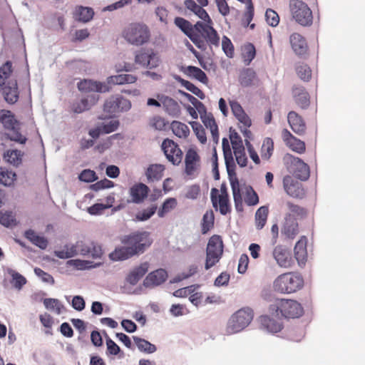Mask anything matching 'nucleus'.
<instances>
[{
  "label": "nucleus",
  "mask_w": 365,
  "mask_h": 365,
  "mask_svg": "<svg viewBox=\"0 0 365 365\" xmlns=\"http://www.w3.org/2000/svg\"><path fill=\"white\" fill-rule=\"evenodd\" d=\"M123 246L116 247L109 257L113 261H121L140 255L148 249L153 239L147 231H135L120 237Z\"/></svg>",
  "instance_id": "f257e3e1"
},
{
  "label": "nucleus",
  "mask_w": 365,
  "mask_h": 365,
  "mask_svg": "<svg viewBox=\"0 0 365 365\" xmlns=\"http://www.w3.org/2000/svg\"><path fill=\"white\" fill-rule=\"evenodd\" d=\"M304 279L296 272H286L279 275L274 281V291L281 294H292L302 288Z\"/></svg>",
  "instance_id": "f03ea898"
},
{
  "label": "nucleus",
  "mask_w": 365,
  "mask_h": 365,
  "mask_svg": "<svg viewBox=\"0 0 365 365\" xmlns=\"http://www.w3.org/2000/svg\"><path fill=\"white\" fill-rule=\"evenodd\" d=\"M122 36L132 45L141 46L149 41L150 32L144 24L131 23L125 26L122 31Z\"/></svg>",
  "instance_id": "7ed1b4c3"
},
{
  "label": "nucleus",
  "mask_w": 365,
  "mask_h": 365,
  "mask_svg": "<svg viewBox=\"0 0 365 365\" xmlns=\"http://www.w3.org/2000/svg\"><path fill=\"white\" fill-rule=\"evenodd\" d=\"M269 309L287 319L299 318L304 314L302 304L294 299H276Z\"/></svg>",
  "instance_id": "20e7f679"
},
{
  "label": "nucleus",
  "mask_w": 365,
  "mask_h": 365,
  "mask_svg": "<svg viewBox=\"0 0 365 365\" xmlns=\"http://www.w3.org/2000/svg\"><path fill=\"white\" fill-rule=\"evenodd\" d=\"M224 245L221 236L212 235L206 248L205 269H209L218 263L223 255Z\"/></svg>",
  "instance_id": "39448f33"
},
{
  "label": "nucleus",
  "mask_w": 365,
  "mask_h": 365,
  "mask_svg": "<svg viewBox=\"0 0 365 365\" xmlns=\"http://www.w3.org/2000/svg\"><path fill=\"white\" fill-rule=\"evenodd\" d=\"M289 7L293 19L299 24L307 26L312 24V11L305 2L302 0H290Z\"/></svg>",
  "instance_id": "423d86ee"
},
{
  "label": "nucleus",
  "mask_w": 365,
  "mask_h": 365,
  "mask_svg": "<svg viewBox=\"0 0 365 365\" xmlns=\"http://www.w3.org/2000/svg\"><path fill=\"white\" fill-rule=\"evenodd\" d=\"M253 319V312L250 308H242L237 311L229 319L227 331L229 334L237 333L247 327Z\"/></svg>",
  "instance_id": "0eeeda50"
},
{
  "label": "nucleus",
  "mask_w": 365,
  "mask_h": 365,
  "mask_svg": "<svg viewBox=\"0 0 365 365\" xmlns=\"http://www.w3.org/2000/svg\"><path fill=\"white\" fill-rule=\"evenodd\" d=\"M284 162L288 170L297 178L301 180H306L309 178V167L299 158L287 154L284 157Z\"/></svg>",
  "instance_id": "6e6552de"
},
{
  "label": "nucleus",
  "mask_w": 365,
  "mask_h": 365,
  "mask_svg": "<svg viewBox=\"0 0 365 365\" xmlns=\"http://www.w3.org/2000/svg\"><path fill=\"white\" fill-rule=\"evenodd\" d=\"M211 24L212 22L197 21L195 24V32L197 33L200 38L205 41L206 46L208 45L210 47L212 46L217 47L220 45V37L217 32Z\"/></svg>",
  "instance_id": "1a4fd4ad"
},
{
  "label": "nucleus",
  "mask_w": 365,
  "mask_h": 365,
  "mask_svg": "<svg viewBox=\"0 0 365 365\" xmlns=\"http://www.w3.org/2000/svg\"><path fill=\"white\" fill-rule=\"evenodd\" d=\"M174 22L198 48L202 51L206 50V44L195 32V25L192 26L190 21L182 17H176Z\"/></svg>",
  "instance_id": "9d476101"
},
{
  "label": "nucleus",
  "mask_w": 365,
  "mask_h": 365,
  "mask_svg": "<svg viewBox=\"0 0 365 365\" xmlns=\"http://www.w3.org/2000/svg\"><path fill=\"white\" fill-rule=\"evenodd\" d=\"M135 62L144 68L152 69L159 66L160 59L153 49H141L136 52Z\"/></svg>",
  "instance_id": "9b49d317"
},
{
  "label": "nucleus",
  "mask_w": 365,
  "mask_h": 365,
  "mask_svg": "<svg viewBox=\"0 0 365 365\" xmlns=\"http://www.w3.org/2000/svg\"><path fill=\"white\" fill-rule=\"evenodd\" d=\"M162 150L168 161L173 165H179L182 159V152L178 145L173 140L165 139L162 143Z\"/></svg>",
  "instance_id": "f8f14e48"
},
{
  "label": "nucleus",
  "mask_w": 365,
  "mask_h": 365,
  "mask_svg": "<svg viewBox=\"0 0 365 365\" xmlns=\"http://www.w3.org/2000/svg\"><path fill=\"white\" fill-rule=\"evenodd\" d=\"M272 256L280 267L290 268L294 264L290 250L283 245L276 246L273 250Z\"/></svg>",
  "instance_id": "ddd939ff"
},
{
  "label": "nucleus",
  "mask_w": 365,
  "mask_h": 365,
  "mask_svg": "<svg viewBox=\"0 0 365 365\" xmlns=\"http://www.w3.org/2000/svg\"><path fill=\"white\" fill-rule=\"evenodd\" d=\"M185 173L193 178L196 176L200 168V157L194 149H189L185 158Z\"/></svg>",
  "instance_id": "4468645a"
},
{
  "label": "nucleus",
  "mask_w": 365,
  "mask_h": 365,
  "mask_svg": "<svg viewBox=\"0 0 365 365\" xmlns=\"http://www.w3.org/2000/svg\"><path fill=\"white\" fill-rule=\"evenodd\" d=\"M282 138L286 145L292 151L299 154H302L305 152V143L294 136L287 129H283Z\"/></svg>",
  "instance_id": "2eb2a0df"
},
{
  "label": "nucleus",
  "mask_w": 365,
  "mask_h": 365,
  "mask_svg": "<svg viewBox=\"0 0 365 365\" xmlns=\"http://www.w3.org/2000/svg\"><path fill=\"white\" fill-rule=\"evenodd\" d=\"M218 190L215 187L212 188L210 198L213 207L216 210L219 207L221 215H225L231 212V207L229 203V197L217 196Z\"/></svg>",
  "instance_id": "dca6fc26"
},
{
  "label": "nucleus",
  "mask_w": 365,
  "mask_h": 365,
  "mask_svg": "<svg viewBox=\"0 0 365 365\" xmlns=\"http://www.w3.org/2000/svg\"><path fill=\"white\" fill-rule=\"evenodd\" d=\"M5 101L9 104H14L19 100V93L16 80H11L1 88Z\"/></svg>",
  "instance_id": "f3484780"
},
{
  "label": "nucleus",
  "mask_w": 365,
  "mask_h": 365,
  "mask_svg": "<svg viewBox=\"0 0 365 365\" xmlns=\"http://www.w3.org/2000/svg\"><path fill=\"white\" fill-rule=\"evenodd\" d=\"M284 188L289 196L295 198H302L304 195L302 185L295 182L290 176H286L283 179Z\"/></svg>",
  "instance_id": "a211bd4d"
},
{
  "label": "nucleus",
  "mask_w": 365,
  "mask_h": 365,
  "mask_svg": "<svg viewBox=\"0 0 365 365\" xmlns=\"http://www.w3.org/2000/svg\"><path fill=\"white\" fill-rule=\"evenodd\" d=\"M149 191L150 189L146 185L142 182L135 183L129 190L131 201L136 204L143 202L148 197Z\"/></svg>",
  "instance_id": "6ab92c4d"
},
{
  "label": "nucleus",
  "mask_w": 365,
  "mask_h": 365,
  "mask_svg": "<svg viewBox=\"0 0 365 365\" xmlns=\"http://www.w3.org/2000/svg\"><path fill=\"white\" fill-rule=\"evenodd\" d=\"M287 120L292 130L297 135H302L305 133L307 126L304 120L295 111H290L287 115Z\"/></svg>",
  "instance_id": "aec40b11"
},
{
  "label": "nucleus",
  "mask_w": 365,
  "mask_h": 365,
  "mask_svg": "<svg viewBox=\"0 0 365 365\" xmlns=\"http://www.w3.org/2000/svg\"><path fill=\"white\" fill-rule=\"evenodd\" d=\"M167 278V272L163 269H158L148 274L143 281V285L146 287L158 286L165 282Z\"/></svg>",
  "instance_id": "412c9836"
},
{
  "label": "nucleus",
  "mask_w": 365,
  "mask_h": 365,
  "mask_svg": "<svg viewBox=\"0 0 365 365\" xmlns=\"http://www.w3.org/2000/svg\"><path fill=\"white\" fill-rule=\"evenodd\" d=\"M307 238L305 236H302L297 242L294 248V257L298 262L299 267L305 265L307 260Z\"/></svg>",
  "instance_id": "4be33fe9"
},
{
  "label": "nucleus",
  "mask_w": 365,
  "mask_h": 365,
  "mask_svg": "<svg viewBox=\"0 0 365 365\" xmlns=\"http://www.w3.org/2000/svg\"><path fill=\"white\" fill-rule=\"evenodd\" d=\"M282 234L286 238L293 240L299 234V224L295 220H292L290 215H284V222L282 227Z\"/></svg>",
  "instance_id": "5701e85b"
},
{
  "label": "nucleus",
  "mask_w": 365,
  "mask_h": 365,
  "mask_svg": "<svg viewBox=\"0 0 365 365\" xmlns=\"http://www.w3.org/2000/svg\"><path fill=\"white\" fill-rule=\"evenodd\" d=\"M289 42L294 52L298 56H303L308 51V46L304 37L298 33H293L289 36Z\"/></svg>",
  "instance_id": "b1692460"
},
{
  "label": "nucleus",
  "mask_w": 365,
  "mask_h": 365,
  "mask_svg": "<svg viewBox=\"0 0 365 365\" xmlns=\"http://www.w3.org/2000/svg\"><path fill=\"white\" fill-rule=\"evenodd\" d=\"M158 99L162 103L165 112L169 115L178 117L180 114V106L173 98L166 96L158 95Z\"/></svg>",
  "instance_id": "393cba45"
},
{
  "label": "nucleus",
  "mask_w": 365,
  "mask_h": 365,
  "mask_svg": "<svg viewBox=\"0 0 365 365\" xmlns=\"http://www.w3.org/2000/svg\"><path fill=\"white\" fill-rule=\"evenodd\" d=\"M78 88L81 91L107 92L109 88L107 85L92 80L84 79L78 83Z\"/></svg>",
  "instance_id": "a878e982"
},
{
  "label": "nucleus",
  "mask_w": 365,
  "mask_h": 365,
  "mask_svg": "<svg viewBox=\"0 0 365 365\" xmlns=\"http://www.w3.org/2000/svg\"><path fill=\"white\" fill-rule=\"evenodd\" d=\"M292 94L296 104L302 109H307L310 104L309 93L302 86H294Z\"/></svg>",
  "instance_id": "bb28decb"
},
{
  "label": "nucleus",
  "mask_w": 365,
  "mask_h": 365,
  "mask_svg": "<svg viewBox=\"0 0 365 365\" xmlns=\"http://www.w3.org/2000/svg\"><path fill=\"white\" fill-rule=\"evenodd\" d=\"M149 263L145 262L141 263L139 266L135 267L128 275L127 281L133 285L136 284L138 281L148 271Z\"/></svg>",
  "instance_id": "cd10ccee"
},
{
  "label": "nucleus",
  "mask_w": 365,
  "mask_h": 365,
  "mask_svg": "<svg viewBox=\"0 0 365 365\" xmlns=\"http://www.w3.org/2000/svg\"><path fill=\"white\" fill-rule=\"evenodd\" d=\"M261 327L271 333H277L282 329V324L279 321L264 315L259 317Z\"/></svg>",
  "instance_id": "c85d7f7f"
},
{
  "label": "nucleus",
  "mask_w": 365,
  "mask_h": 365,
  "mask_svg": "<svg viewBox=\"0 0 365 365\" xmlns=\"http://www.w3.org/2000/svg\"><path fill=\"white\" fill-rule=\"evenodd\" d=\"M286 206L287 207L288 212L285 214V215H290L292 220L298 221L299 220L306 217L307 215V211L304 207L294 204L291 201H287L286 202Z\"/></svg>",
  "instance_id": "c756f323"
},
{
  "label": "nucleus",
  "mask_w": 365,
  "mask_h": 365,
  "mask_svg": "<svg viewBox=\"0 0 365 365\" xmlns=\"http://www.w3.org/2000/svg\"><path fill=\"white\" fill-rule=\"evenodd\" d=\"M98 100V97L91 96L83 98L80 101L73 102L71 106V110L75 113H81L88 110L91 106L94 105Z\"/></svg>",
  "instance_id": "7c9ffc66"
},
{
  "label": "nucleus",
  "mask_w": 365,
  "mask_h": 365,
  "mask_svg": "<svg viewBox=\"0 0 365 365\" xmlns=\"http://www.w3.org/2000/svg\"><path fill=\"white\" fill-rule=\"evenodd\" d=\"M201 118L205 126L210 129L213 140L217 142L219 140L218 126L213 115L211 113H205L201 116Z\"/></svg>",
  "instance_id": "2f4dec72"
},
{
  "label": "nucleus",
  "mask_w": 365,
  "mask_h": 365,
  "mask_svg": "<svg viewBox=\"0 0 365 365\" xmlns=\"http://www.w3.org/2000/svg\"><path fill=\"white\" fill-rule=\"evenodd\" d=\"M165 166L161 164H152L145 171L148 182L158 181L163 176Z\"/></svg>",
  "instance_id": "473e14b6"
},
{
  "label": "nucleus",
  "mask_w": 365,
  "mask_h": 365,
  "mask_svg": "<svg viewBox=\"0 0 365 365\" xmlns=\"http://www.w3.org/2000/svg\"><path fill=\"white\" fill-rule=\"evenodd\" d=\"M94 11L90 7L82 6H76L73 12V18L81 22H88L93 19Z\"/></svg>",
  "instance_id": "72a5a7b5"
},
{
  "label": "nucleus",
  "mask_w": 365,
  "mask_h": 365,
  "mask_svg": "<svg viewBox=\"0 0 365 365\" xmlns=\"http://www.w3.org/2000/svg\"><path fill=\"white\" fill-rule=\"evenodd\" d=\"M185 6L187 9L192 11L201 19L205 21H207L208 23H211V19L207 11L201 5H197L194 0H185Z\"/></svg>",
  "instance_id": "f704fd0d"
},
{
  "label": "nucleus",
  "mask_w": 365,
  "mask_h": 365,
  "mask_svg": "<svg viewBox=\"0 0 365 365\" xmlns=\"http://www.w3.org/2000/svg\"><path fill=\"white\" fill-rule=\"evenodd\" d=\"M138 80L136 76L132 74H118L115 76H111L108 78L107 81L109 84L113 85H123L134 83Z\"/></svg>",
  "instance_id": "c9c22d12"
},
{
  "label": "nucleus",
  "mask_w": 365,
  "mask_h": 365,
  "mask_svg": "<svg viewBox=\"0 0 365 365\" xmlns=\"http://www.w3.org/2000/svg\"><path fill=\"white\" fill-rule=\"evenodd\" d=\"M0 123L6 130L14 128L15 125L19 124L11 111L5 109L0 110Z\"/></svg>",
  "instance_id": "e433bc0d"
},
{
  "label": "nucleus",
  "mask_w": 365,
  "mask_h": 365,
  "mask_svg": "<svg viewBox=\"0 0 365 365\" xmlns=\"http://www.w3.org/2000/svg\"><path fill=\"white\" fill-rule=\"evenodd\" d=\"M269 215V207L261 206L257 209L255 215V226L257 230H262L266 225Z\"/></svg>",
  "instance_id": "4c0bfd02"
},
{
  "label": "nucleus",
  "mask_w": 365,
  "mask_h": 365,
  "mask_svg": "<svg viewBox=\"0 0 365 365\" xmlns=\"http://www.w3.org/2000/svg\"><path fill=\"white\" fill-rule=\"evenodd\" d=\"M25 237L34 245L44 250L48 246V240L43 236L37 235L33 230L25 232Z\"/></svg>",
  "instance_id": "58836bf2"
},
{
  "label": "nucleus",
  "mask_w": 365,
  "mask_h": 365,
  "mask_svg": "<svg viewBox=\"0 0 365 365\" xmlns=\"http://www.w3.org/2000/svg\"><path fill=\"white\" fill-rule=\"evenodd\" d=\"M173 133L180 138H186L190 134L189 127L180 121L174 120L170 124Z\"/></svg>",
  "instance_id": "ea45409f"
},
{
  "label": "nucleus",
  "mask_w": 365,
  "mask_h": 365,
  "mask_svg": "<svg viewBox=\"0 0 365 365\" xmlns=\"http://www.w3.org/2000/svg\"><path fill=\"white\" fill-rule=\"evenodd\" d=\"M215 216L212 210H207L204 214L201 222V232L207 234L214 227Z\"/></svg>",
  "instance_id": "a19ab883"
},
{
  "label": "nucleus",
  "mask_w": 365,
  "mask_h": 365,
  "mask_svg": "<svg viewBox=\"0 0 365 365\" xmlns=\"http://www.w3.org/2000/svg\"><path fill=\"white\" fill-rule=\"evenodd\" d=\"M16 179V175L12 170L6 168H0V184L4 186H11L14 185Z\"/></svg>",
  "instance_id": "79ce46f5"
},
{
  "label": "nucleus",
  "mask_w": 365,
  "mask_h": 365,
  "mask_svg": "<svg viewBox=\"0 0 365 365\" xmlns=\"http://www.w3.org/2000/svg\"><path fill=\"white\" fill-rule=\"evenodd\" d=\"M256 77V73L252 68H245L240 74L239 81L242 86L247 87L252 85Z\"/></svg>",
  "instance_id": "37998d69"
},
{
  "label": "nucleus",
  "mask_w": 365,
  "mask_h": 365,
  "mask_svg": "<svg viewBox=\"0 0 365 365\" xmlns=\"http://www.w3.org/2000/svg\"><path fill=\"white\" fill-rule=\"evenodd\" d=\"M78 254V250L76 245H66L62 250H56L55 256L60 259H68L74 257Z\"/></svg>",
  "instance_id": "c03bdc74"
},
{
  "label": "nucleus",
  "mask_w": 365,
  "mask_h": 365,
  "mask_svg": "<svg viewBox=\"0 0 365 365\" xmlns=\"http://www.w3.org/2000/svg\"><path fill=\"white\" fill-rule=\"evenodd\" d=\"M232 190L233 199L235 205L236 210L238 211L242 210V197L241 194V189L240 183L237 180L231 182Z\"/></svg>",
  "instance_id": "a18cd8bd"
},
{
  "label": "nucleus",
  "mask_w": 365,
  "mask_h": 365,
  "mask_svg": "<svg viewBox=\"0 0 365 365\" xmlns=\"http://www.w3.org/2000/svg\"><path fill=\"white\" fill-rule=\"evenodd\" d=\"M184 72L187 75L192 76L193 78H196L197 80L203 83H207L208 81L205 73L196 66H189L185 68Z\"/></svg>",
  "instance_id": "49530a36"
},
{
  "label": "nucleus",
  "mask_w": 365,
  "mask_h": 365,
  "mask_svg": "<svg viewBox=\"0 0 365 365\" xmlns=\"http://www.w3.org/2000/svg\"><path fill=\"white\" fill-rule=\"evenodd\" d=\"M256 50L255 46L251 43L245 44L242 48V57L245 65H249L255 58Z\"/></svg>",
  "instance_id": "de8ad7c7"
},
{
  "label": "nucleus",
  "mask_w": 365,
  "mask_h": 365,
  "mask_svg": "<svg viewBox=\"0 0 365 365\" xmlns=\"http://www.w3.org/2000/svg\"><path fill=\"white\" fill-rule=\"evenodd\" d=\"M133 339L140 351L149 354L153 353L156 351L155 346L150 343L148 341L138 336H133Z\"/></svg>",
  "instance_id": "09e8293b"
},
{
  "label": "nucleus",
  "mask_w": 365,
  "mask_h": 365,
  "mask_svg": "<svg viewBox=\"0 0 365 365\" xmlns=\"http://www.w3.org/2000/svg\"><path fill=\"white\" fill-rule=\"evenodd\" d=\"M295 71L298 77L304 81L308 82L312 78V70L306 63H300L297 64Z\"/></svg>",
  "instance_id": "8fccbe9b"
},
{
  "label": "nucleus",
  "mask_w": 365,
  "mask_h": 365,
  "mask_svg": "<svg viewBox=\"0 0 365 365\" xmlns=\"http://www.w3.org/2000/svg\"><path fill=\"white\" fill-rule=\"evenodd\" d=\"M245 202L248 206H254L259 203V197L251 186L245 187Z\"/></svg>",
  "instance_id": "3c124183"
},
{
  "label": "nucleus",
  "mask_w": 365,
  "mask_h": 365,
  "mask_svg": "<svg viewBox=\"0 0 365 365\" xmlns=\"http://www.w3.org/2000/svg\"><path fill=\"white\" fill-rule=\"evenodd\" d=\"M23 153L19 150H9L4 154V158L11 164L19 165L22 161Z\"/></svg>",
  "instance_id": "603ef678"
},
{
  "label": "nucleus",
  "mask_w": 365,
  "mask_h": 365,
  "mask_svg": "<svg viewBox=\"0 0 365 365\" xmlns=\"http://www.w3.org/2000/svg\"><path fill=\"white\" fill-rule=\"evenodd\" d=\"M178 205L177 200L174 197H169L165 200L161 207L159 209L158 215L160 217H163L167 213L176 207Z\"/></svg>",
  "instance_id": "864d4df0"
},
{
  "label": "nucleus",
  "mask_w": 365,
  "mask_h": 365,
  "mask_svg": "<svg viewBox=\"0 0 365 365\" xmlns=\"http://www.w3.org/2000/svg\"><path fill=\"white\" fill-rule=\"evenodd\" d=\"M222 150L225 158V164L228 172H230V166L234 165V160L232 150L229 145V142L226 138L222 139Z\"/></svg>",
  "instance_id": "5fc2aeb1"
},
{
  "label": "nucleus",
  "mask_w": 365,
  "mask_h": 365,
  "mask_svg": "<svg viewBox=\"0 0 365 365\" xmlns=\"http://www.w3.org/2000/svg\"><path fill=\"white\" fill-rule=\"evenodd\" d=\"M274 150V142L272 138H266L261 148V156L264 160H269Z\"/></svg>",
  "instance_id": "6e6d98bb"
},
{
  "label": "nucleus",
  "mask_w": 365,
  "mask_h": 365,
  "mask_svg": "<svg viewBox=\"0 0 365 365\" xmlns=\"http://www.w3.org/2000/svg\"><path fill=\"white\" fill-rule=\"evenodd\" d=\"M8 130H9V132L6 134V135L9 140L19 143L20 144L26 143L27 138L26 136L23 135L19 131L18 124L15 125L14 128H10Z\"/></svg>",
  "instance_id": "4d7b16f0"
},
{
  "label": "nucleus",
  "mask_w": 365,
  "mask_h": 365,
  "mask_svg": "<svg viewBox=\"0 0 365 365\" xmlns=\"http://www.w3.org/2000/svg\"><path fill=\"white\" fill-rule=\"evenodd\" d=\"M43 304L47 309L53 311L57 314H60L62 309L63 308L61 302L58 299L53 298L45 299L43 300Z\"/></svg>",
  "instance_id": "13d9d810"
},
{
  "label": "nucleus",
  "mask_w": 365,
  "mask_h": 365,
  "mask_svg": "<svg viewBox=\"0 0 365 365\" xmlns=\"http://www.w3.org/2000/svg\"><path fill=\"white\" fill-rule=\"evenodd\" d=\"M0 223L7 227L16 225V220L13 212L0 210Z\"/></svg>",
  "instance_id": "bf43d9fd"
},
{
  "label": "nucleus",
  "mask_w": 365,
  "mask_h": 365,
  "mask_svg": "<svg viewBox=\"0 0 365 365\" xmlns=\"http://www.w3.org/2000/svg\"><path fill=\"white\" fill-rule=\"evenodd\" d=\"M168 122L160 115H155L149 120V125L150 128L156 130H164L166 129Z\"/></svg>",
  "instance_id": "052dcab7"
},
{
  "label": "nucleus",
  "mask_w": 365,
  "mask_h": 365,
  "mask_svg": "<svg viewBox=\"0 0 365 365\" xmlns=\"http://www.w3.org/2000/svg\"><path fill=\"white\" fill-rule=\"evenodd\" d=\"M9 273L12 278L11 283L15 288L21 289L22 287L26 283V279L15 270L10 269Z\"/></svg>",
  "instance_id": "680f3d73"
},
{
  "label": "nucleus",
  "mask_w": 365,
  "mask_h": 365,
  "mask_svg": "<svg viewBox=\"0 0 365 365\" xmlns=\"http://www.w3.org/2000/svg\"><path fill=\"white\" fill-rule=\"evenodd\" d=\"M119 106L118 97L112 96L105 102L103 110L109 114H113L119 112Z\"/></svg>",
  "instance_id": "e2e57ef3"
},
{
  "label": "nucleus",
  "mask_w": 365,
  "mask_h": 365,
  "mask_svg": "<svg viewBox=\"0 0 365 365\" xmlns=\"http://www.w3.org/2000/svg\"><path fill=\"white\" fill-rule=\"evenodd\" d=\"M157 206L152 205L151 207L147 209H144L138 212L135 215V218L138 221H145L150 219L155 214Z\"/></svg>",
  "instance_id": "0e129e2a"
},
{
  "label": "nucleus",
  "mask_w": 365,
  "mask_h": 365,
  "mask_svg": "<svg viewBox=\"0 0 365 365\" xmlns=\"http://www.w3.org/2000/svg\"><path fill=\"white\" fill-rule=\"evenodd\" d=\"M265 19L267 23L273 27L277 26L279 23V16L278 14L272 9H267L265 12Z\"/></svg>",
  "instance_id": "69168bd1"
},
{
  "label": "nucleus",
  "mask_w": 365,
  "mask_h": 365,
  "mask_svg": "<svg viewBox=\"0 0 365 365\" xmlns=\"http://www.w3.org/2000/svg\"><path fill=\"white\" fill-rule=\"evenodd\" d=\"M222 48L228 58H232L235 54L234 46L231 40L224 36L222 41Z\"/></svg>",
  "instance_id": "338daca9"
},
{
  "label": "nucleus",
  "mask_w": 365,
  "mask_h": 365,
  "mask_svg": "<svg viewBox=\"0 0 365 365\" xmlns=\"http://www.w3.org/2000/svg\"><path fill=\"white\" fill-rule=\"evenodd\" d=\"M182 85L190 92L197 96L199 98L203 100L205 98V93L198 87L195 86L192 83L183 80Z\"/></svg>",
  "instance_id": "774afa93"
}]
</instances>
